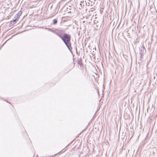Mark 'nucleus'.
<instances>
[{"label":"nucleus","mask_w":157,"mask_h":157,"mask_svg":"<svg viewBox=\"0 0 157 157\" xmlns=\"http://www.w3.org/2000/svg\"><path fill=\"white\" fill-rule=\"evenodd\" d=\"M140 49L139 53L141 56H142L144 53H145L146 51L144 48L143 47H141Z\"/></svg>","instance_id":"nucleus-2"},{"label":"nucleus","mask_w":157,"mask_h":157,"mask_svg":"<svg viewBox=\"0 0 157 157\" xmlns=\"http://www.w3.org/2000/svg\"><path fill=\"white\" fill-rule=\"evenodd\" d=\"M16 20H17V19H14V20H13V22H15L16 21Z\"/></svg>","instance_id":"nucleus-5"},{"label":"nucleus","mask_w":157,"mask_h":157,"mask_svg":"<svg viewBox=\"0 0 157 157\" xmlns=\"http://www.w3.org/2000/svg\"><path fill=\"white\" fill-rule=\"evenodd\" d=\"M63 42L65 44L69 50L71 52L72 48L70 42L71 37L70 35L67 34H64L62 36H60Z\"/></svg>","instance_id":"nucleus-1"},{"label":"nucleus","mask_w":157,"mask_h":157,"mask_svg":"<svg viewBox=\"0 0 157 157\" xmlns=\"http://www.w3.org/2000/svg\"><path fill=\"white\" fill-rule=\"evenodd\" d=\"M22 13V12H21V11H19V12H18V14H19L20 15H21V14Z\"/></svg>","instance_id":"nucleus-4"},{"label":"nucleus","mask_w":157,"mask_h":157,"mask_svg":"<svg viewBox=\"0 0 157 157\" xmlns=\"http://www.w3.org/2000/svg\"><path fill=\"white\" fill-rule=\"evenodd\" d=\"M48 30L49 31H52V29H48Z\"/></svg>","instance_id":"nucleus-6"},{"label":"nucleus","mask_w":157,"mask_h":157,"mask_svg":"<svg viewBox=\"0 0 157 157\" xmlns=\"http://www.w3.org/2000/svg\"><path fill=\"white\" fill-rule=\"evenodd\" d=\"M57 22V21L56 19H54L53 20V24L54 25L56 24Z\"/></svg>","instance_id":"nucleus-3"}]
</instances>
